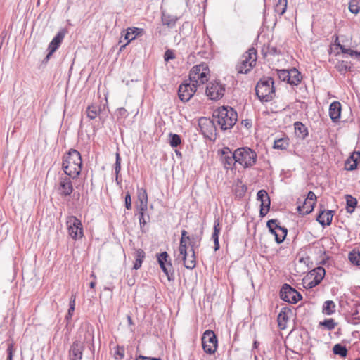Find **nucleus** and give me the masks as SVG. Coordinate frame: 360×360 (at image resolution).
<instances>
[{"label": "nucleus", "instance_id": "f257e3e1", "mask_svg": "<svg viewBox=\"0 0 360 360\" xmlns=\"http://www.w3.org/2000/svg\"><path fill=\"white\" fill-rule=\"evenodd\" d=\"M82 165V157L77 150H70L68 153L63 157L62 168L65 174L72 179L79 175Z\"/></svg>", "mask_w": 360, "mask_h": 360}, {"label": "nucleus", "instance_id": "f03ea898", "mask_svg": "<svg viewBox=\"0 0 360 360\" xmlns=\"http://www.w3.org/2000/svg\"><path fill=\"white\" fill-rule=\"evenodd\" d=\"M212 117L222 130H226L234 126L238 114L231 107L222 106L214 111Z\"/></svg>", "mask_w": 360, "mask_h": 360}, {"label": "nucleus", "instance_id": "7ed1b4c3", "mask_svg": "<svg viewBox=\"0 0 360 360\" xmlns=\"http://www.w3.org/2000/svg\"><path fill=\"white\" fill-rule=\"evenodd\" d=\"M256 94L262 102L271 101L275 96L274 79L271 77H263L257 84Z\"/></svg>", "mask_w": 360, "mask_h": 360}, {"label": "nucleus", "instance_id": "20e7f679", "mask_svg": "<svg viewBox=\"0 0 360 360\" xmlns=\"http://www.w3.org/2000/svg\"><path fill=\"white\" fill-rule=\"evenodd\" d=\"M257 51L254 48L249 49L241 57L240 61L236 65L238 73L247 74L255 65Z\"/></svg>", "mask_w": 360, "mask_h": 360}, {"label": "nucleus", "instance_id": "39448f33", "mask_svg": "<svg viewBox=\"0 0 360 360\" xmlns=\"http://www.w3.org/2000/svg\"><path fill=\"white\" fill-rule=\"evenodd\" d=\"M210 70L207 64L202 63L192 68L189 73V79L193 86H200L208 81Z\"/></svg>", "mask_w": 360, "mask_h": 360}, {"label": "nucleus", "instance_id": "423d86ee", "mask_svg": "<svg viewBox=\"0 0 360 360\" xmlns=\"http://www.w3.org/2000/svg\"><path fill=\"white\" fill-rule=\"evenodd\" d=\"M236 162L244 167H250L256 162V153L248 147L240 148L235 150Z\"/></svg>", "mask_w": 360, "mask_h": 360}, {"label": "nucleus", "instance_id": "0eeeda50", "mask_svg": "<svg viewBox=\"0 0 360 360\" xmlns=\"http://www.w3.org/2000/svg\"><path fill=\"white\" fill-rule=\"evenodd\" d=\"M66 224L68 234L73 240H77L84 236L82 224L75 216L68 217Z\"/></svg>", "mask_w": 360, "mask_h": 360}, {"label": "nucleus", "instance_id": "6e6552de", "mask_svg": "<svg viewBox=\"0 0 360 360\" xmlns=\"http://www.w3.org/2000/svg\"><path fill=\"white\" fill-rule=\"evenodd\" d=\"M203 350L209 354H214L217 348V338L215 333L210 330L205 331L202 336Z\"/></svg>", "mask_w": 360, "mask_h": 360}, {"label": "nucleus", "instance_id": "1a4fd4ad", "mask_svg": "<svg viewBox=\"0 0 360 360\" xmlns=\"http://www.w3.org/2000/svg\"><path fill=\"white\" fill-rule=\"evenodd\" d=\"M280 297L283 301L293 304L297 303L302 298L299 292L286 283L282 286L280 290Z\"/></svg>", "mask_w": 360, "mask_h": 360}, {"label": "nucleus", "instance_id": "9d476101", "mask_svg": "<svg viewBox=\"0 0 360 360\" xmlns=\"http://www.w3.org/2000/svg\"><path fill=\"white\" fill-rule=\"evenodd\" d=\"M215 120L207 117L199 119V127L202 134L207 138L212 139L216 136Z\"/></svg>", "mask_w": 360, "mask_h": 360}, {"label": "nucleus", "instance_id": "9b49d317", "mask_svg": "<svg viewBox=\"0 0 360 360\" xmlns=\"http://www.w3.org/2000/svg\"><path fill=\"white\" fill-rule=\"evenodd\" d=\"M326 271L324 268L319 266L310 271L304 278L306 288H312L318 285L324 278Z\"/></svg>", "mask_w": 360, "mask_h": 360}, {"label": "nucleus", "instance_id": "f8f14e48", "mask_svg": "<svg viewBox=\"0 0 360 360\" xmlns=\"http://www.w3.org/2000/svg\"><path fill=\"white\" fill-rule=\"evenodd\" d=\"M157 259L162 271L167 275L169 281L174 276V269L171 259L167 252H162L157 255Z\"/></svg>", "mask_w": 360, "mask_h": 360}, {"label": "nucleus", "instance_id": "ddd939ff", "mask_svg": "<svg viewBox=\"0 0 360 360\" xmlns=\"http://www.w3.org/2000/svg\"><path fill=\"white\" fill-rule=\"evenodd\" d=\"M218 154L220 155L221 162L226 169H231L237 162L236 158H235V151L232 152L228 147H224L218 151Z\"/></svg>", "mask_w": 360, "mask_h": 360}, {"label": "nucleus", "instance_id": "4468645a", "mask_svg": "<svg viewBox=\"0 0 360 360\" xmlns=\"http://www.w3.org/2000/svg\"><path fill=\"white\" fill-rule=\"evenodd\" d=\"M225 91L224 86L219 82H210L206 89L207 96L212 100L221 98Z\"/></svg>", "mask_w": 360, "mask_h": 360}, {"label": "nucleus", "instance_id": "2eb2a0df", "mask_svg": "<svg viewBox=\"0 0 360 360\" xmlns=\"http://www.w3.org/2000/svg\"><path fill=\"white\" fill-rule=\"evenodd\" d=\"M58 191L62 197L70 196L72 194L73 186L70 177L60 176L59 178Z\"/></svg>", "mask_w": 360, "mask_h": 360}, {"label": "nucleus", "instance_id": "dca6fc26", "mask_svg": "<svg viewBox=\"0 0 360 360\" xmlns=\"http://www.w3.org/2000/svg\"><path fill=\"white\" fill-rule=\"evenodd\" d=\"M198 86H191L190 84L184 83L181 84L179 86L178 95L180 100L183 102L188 101L193 96L196 91V87Z\"/></svg>", "mask_w": 360, "mask_h": 360}, {"label": "nucleus", "instance_id": "f3484780", "mask_svg": "<svg viewBox=\"0 0 360 360\" xmlns=\"http://www.w3.org/2000/svg\"><path fill=\"white\" fill-rule=\"evenodd\" d=\"M179 257L181 259V260L184 262V266L188 269H193L196 266V259H195V251H188L187 250V248L184 249L181 252H179Z\"/></svg>", "mask_w": 360, "mask_h": 360}, {"label": "nucleus", "instance_id": "a211bd4d", "mask_svg": "<svg viewBox=\"0 0 360 360\" xmlns=\"http://www.w3.org/2000/svg\"><path fill=\"white\" fill-rule=\"evenodd\" d=\"M84 349V344L81 341H74L69 350L70 360H82Z\"/></svg>", "mask_w": 360, "mask_h": 360}, {"label": "nucleus", "instance_id": "6ab92c4d", "mask_svg": "<svg viewBox=\"0 0 360 360\" xmlns=\"http://www.w3.org/2000/svg\"><path fill=\"white\" fill-rule=\"evenodd\" d=\"M65 34L66 31L65 30H62L53 37L48 46V50H51V53H53L59 48Z\"/></svg>", "mask_w": 360, "mask_h": 360}, {"label": "nucleus", "instance_id": "aec40b11", "mask_svg": "<svg viewBox=\"0 0 360 360\" xmlns=\"http://www.w3.org/2000/svg\"><path fill=\"white\" fill-rule=\"evenodd\" d=\"M289 314H292V310L290 308L285 307L281 309V311L278 315V325L281 330H283L286 328V324L289 319Z\"/></svg>", "mask_w": 360, "mask_h": 360}, {"label": "nucleus", "instance_id": "412c9836", "mask_svg": "<svg viewBox=\"0 0 360 360\" xmlns=\"http://www.w3.org/2000/svg\"><path fill=\"white\" fill-rule=\"evenodd\" d=\"M341 104L339 101H333L329 106V116L333 122L340 118Z\"/></svg>", "mask_w": 360, "mask_h": 360}, {"label": "nucleus", "instance_id": "4be33fe9", "mask_svg": "<svg viewBox=\"0 0 360 360\" xmlns=\"http://www.w3.org/2000/svg\"><path fill=\"white\" fill-rule=\"evenodd\" d=\"M334 211L328 210L326 213L325 211H321L317 216L316 220L322 226H329L331 224Z\"/></svg>", "mask_w": 360, "mask_h": 360}, {"label": "nucleus", "instance_id": "5701e85b", "mask_svg": "<svg viewBox=\"0 0 360 360\" xmlns=\"http://www.w3.org/2000/svg\"><path fill=\"white\" fill-rule=\"evenodd\" d=\"M162 22L169 28H172L175 26L178 17L176 15H170L165 11L162 12Z\"/></svg>", "mask_w": 360, "mask_h": 360}, {"label": "nucleus", "instance_id": "b1692460", "mask_svg": "<svg viewBox=\"0 0 360 360\" xmlns=\"http://www.w3.org/2000/svg\"><path fill=\"white\" fill-rule=\"evenodd\" d=\"M138 199L140 202L139 210L146 211L148 209V194L146 189H138Z\"/></svg>", "mask_w": 360, "mask_h": 360}, {"label": "nucleus", "instance_id": "393cba45", "mask_svg": "<svg viewBox=\"0 0 360 360\" xmlns=\"http://www.w3.org/2000/svg\"><path fill=\"white\" fill-rule=\"evenodd\" d=\"M220 224L219 219L214 221V231L212 235V238L214 240V249L215 251L219 249V235L220 233Z\"/></svg>", "mask_w": 360, "mask_h": 360}, {"label": "nucleus", "instance_id": "a878e982", "mask_svg": "<svg viewBox=\"0 0 360 360\" xmlns=\"http://www.w3.org/2000/svg\"><path fill=\"white\" fill-rule=\"evenodd\" d=\"M301 74L296 68L289 70L288 84L297 86L301 82Z\"/></svg>", "mask_w": 360, "mask_h": 360}, {"label": "nucleus", "instance_id": "bb28decb", "mask_svg": "<svg viewBox=\"0 0 360 360\" xmlns=\"http://www.w3.org/2000/svg\"><path fill=\"white\" fill-rule=\"evenodd\" d=\"M315 204V202L305 199L303 205L297 207V210L302 214H308L313 211Z\"/></svg>", "mask_w": 360, "mask_h": 360}, {"label": "nucleus", "instance_id": "cd10ccee", "mask_svg": "<svg viewBox=\"0 0 360 360\" xmlns=\"http://www.w3.org/2000/svg\"><path fill=\"white\" fill-rule=\"evenodd\" d=\"M294 127L295 133L299 138L303 139L308 135L307 128L302 122H295Z\"/></svg>", "mask_w": 360, "mask_h": 360}, {"label": "nucleus", "instance_id": "c85d7f7f", "mask_svg": "<svg viewBox=\"0 0 360 360\" xmlns=\"http://www.w3.org/2000/svg\"><path fill=\"white\" fill-rule=\"evenodd\" d=\"M346 199V210L347 213L352 214L354 212L356 205L357 200L351 195H345Z\"/></svg>", "mask_w": 360, "mask_h": 360}, {"label": "nucleus", "instance_id": "c756f323", "mask_svg": "<svg viewBox=\"0 0 360 360\" xmlns=\"http://www.w3.org/2000/svg\"><path fill=\"white\" fill-rule=\"evenodd\" d=\"M145 258V252L142 249H138L135 252V262L134 263V269H139L141 268L143 259Z\"/></svg>", "mask_w": 360, "mask_h": 360}, {"label": "nucleus", "instance_id": "7c9ffc66", "mask_svg": "<svg viewBox=\"0 0 360 360\" xmlns=\"http://www.w3.org/2000/svg\"><path fill=\"white\" fill-rule=\"evenodd\" d=\"M336 305L332 300H327L323 303L322 312L326 315H331L335 311Z\"/></svg>", "mask_w": 360, "mask_h": 360}, {"label": "nucleus", "instance_id": "2f4dec72", "mask_svg": "<svg viewBox=\"0 0 360 360\" xmlns=\"http://www.w3.org/2000/svg\"><path fill=\"white\" fill-rule=\"evenodd\" d=\"M335 68L336 70L340 73V74H345L348 71H351V65L350 63L347 61H338L336 64Z\"/></svg>", "mask_w": 360, "mask_h": 360}, {"label": "nucleus", "instance_id": "473e14b6", "mask_svg": "<svg viewBox=\"0 0 360 360\" xmlns=\"http://www.w3.org/2000/svg\"><path fill=\"white\" fill-rule=\"evenodd\" d=\"M270 204H271V200H270L269 196H268L265 199L262 200V201L261 202V205H260V211H259L260 217H263L268 213V212L269 211V208H270Z\"/></svg>", "mask_w": 360, "mask_h": 360}, {"label": "nucleus", "instance_id": "72a5a7b5", "mask_svg": "<svg viewBox=\"0 0 360 360\" xmlns=\"http://www.w3.org/2000/svg\"><path fill=\"white\" fill-rule=\"evenodd\" d=\"M288 5V0H278L274 7V11L279 15L285 13Z\"/></svg>", "mask_w": 360, "mask_h": 360}, {"label": "nucleus", "instance_id": "f704fd0d", "mask_svg": "<svg viewBox=\"0 0 360 360\" xmlns=\"http://www.w3.org/2000/svg\"><path fill=\"white\" fill-rule=\"evenodd\" d=\"M288 233V229L285 227H278V232L275 234V240L278 244L283 242L286 238Z\"/></svg>", "mask_w": 360, "mask_h": 360}, {"label": "nucleus", "instance_id": "c9c22d12", "mask_svg": "<svg viewBox=\"0 0 360 360\" xmlns=\"http://www.w3.org/2000/svg\"><path fill=\"white\" fill-rule=\"evenodd\" d=\"M333 352L335 355H339L341 357H346L347 355V349L345 345L341 344H336L333 348Z\"/></svg>", "mask_w": 360, "mask_h": 360}, {"label": "nucleus", "instance_id": "e433bc0d", "mask_svg": "<svg viewBox=\"0 0 360 360\" xmlns=\"http://www.w3.org/2000/svg\"><path fill=\"white\" fill-rule=\"evenodd\" d=\"M187 231L185 230L181 231V237L180 239V244H179V252H181L185 248H187V240H191V237L189 236H187Z\"/></svg>", "mask_w": 360, "mask_h": 360}, {"label": "nucleus", "instance_id": "4c0bfd02", "mask_svg": "<svg viewBox=\"0 0 360 360\" xmlns=\"http://www.w3.org/2000/svg\"><path fill=\"white\" fill-rule=\"evenodd\" d=\"M99 112H100V108H99V107H98L96 105H90L86 109L87 117L90 120L95 119L97 117V115L99 114Z\"/></svg>", "mask_w": 360, "mask_h": 360}, {"label": "nucleus", "instance_id": "58836bf2", "mask_svg": "<svg viewBox=\"0 0 360 360\" xmlns=\"http://www.w3.org/2000/svg\"><path fill=\"white\" fill-rule=\"evenodd\" d=\"M289 146L288 139H279L274 141V148L285 150Z\"/></svg>", "mask_w": 360, "mask_h": 360}, {"label": "nucleus", "instance_id": "ea45409f", "mask_svg": "<svg viewBox=\"0 0 360 360\" xmlns=\"http://www.w3.org/2000/svg\"><path fill=\"white\" fill-rule=\"evenodd\" d=\"M267 227L270 231L271 233H272L274 236L278 232L279 226L278 220L277 219H271L267 221Z\"/></svg>", "mask_w": 360, "mask_h": 360}, {"label": "nucleus", "instance_id": "a19ab883", "mask_svg": "<svg viewBox=\"0 0 360 360\" xmlns=\"http://www.w3.org/2000/svg\"><path fill=\"white\" fill-rule=\"evenodd\" d=\"M319 325L325 327L328 330H331L337 326V323H335L333 319H325L323 321H321Z\"/></svg>", "mask_w": 360, "mask_h": 360}, {"label": "nucleus", "instance_id": "79ce46f5", "mask_svg": "<svg viewBox=\"0 0 360 360\" xmlns=\"http://www.w3.org/2000/svg\"><path fill=\"white\" fill-rule=\"evenodd\" d=\"M181 143V139L179 135L176 134H169V144L172 147H177Z\"/></svg>", "mask_w": 360, "mask_h": 360}, {"label": "nucleus", "instance_id": "37998d69", "mask_svg": "<svg viewBox=\"0 0 360 360\" xmlns=\"http://www.w3.org/2000/svg\"><path fill=\"white\" fill-rule=\"evenodd\" d=\"M349 259L352 264L360 266V252L353 251L350 252L349 254Z\"/></svg>", "mask_w": 360, "mask_h": 360}, {"label": "nucleus", "instance_id": "c03bdc74", "mask_svg": "<svg viewBox=\"0 0 360 360\" xmlns=\"http://www.w3.org/2000/svg\"><path fill=\"white\" fill-rule=\"evenodd\" d=\"M278 77L283 82L288 83L289 79V70H276Z\"/></svg>", "mask_w": 360, "mask_h": 360}, {"label": "nucleus", "instance_id": "a18cd8bd", "mask_svg": "<svg viewBox=\"0 0 360 360\" xmlns=\"http://www.w3.org/2000/svg\"><path fill=\"white\" fill-rule=\"evenodd\" d=\"M338 46L340 47L341 52L342 53H347L350 55L352 57H358V55H360V52L356 51H354L351 49L345 48L344 46L338 44Z\"/></svg>", "mask_w": 360, "mask_h": 360}, {"label": "nucleus", "instance_id": "49530a36", "mask_svg": "<svg viewBox=\"0 0 360 360\" xmlns=\"http://www.w3.org/2000/svg\"><path fill=\"white\" fill-rule=\"evenodd\" d=\"M121 170V158L119 153L115 154V173L116 175V179L118 178V175Z\"/></svg>", "mask_w": 360, "mask_h": 360}, {"label": "nucleus", "instance_id": "de8ad7c7", "mask_svg": "<svg viewBox=\"0 0 360 360\" xmlns=\"http://www.w3.org/2000/svg\"><path fill=\"white\" fill-rule=\"evenodd\" d=\"M16 349L14 347V343L12 342H8V347L6 349L7 352V360H13V354L15 352Z\"/></svg>", "mask_w": 360, "mask_h": 360}, {"label": "nucleus", "instance_id": "09e8293b", "mask_svg": "<svg viewBox=\"0 0 360 360\" xmlns=\"http://www.w3.org/2000/svg\"><path fill=\"white\" fill-rule=\"evenodd\" d=\"M356 160H347L345 162V169L349 171L354 170L357 167Z\"/></svg>", "mask_w": 360, "mask_h": 360}, {"label": "nucleus", "instance_id": "8fccbe9b", "mask_svg": "<svg viewBox=\"0 0 360 360\" xmlns=\"http://www.w3.org/2000/svg\"><path fill=\"white\" fill-rule=\"evenodd\" d=\"M349 10L352 13L357 14L359 12L360 7L354 2H350L349 5Z\"/></svg>", "mask_w": 360, "mask_h": 360}, {"label": "nucleus", "instance_id": "3c124183", "mask_svg": "<svg viewBox=\"0 0 360 360\" xmlns=\"http://www.w3.org/2000/svg\"><path fill=\"white\" fill-rule=\"evenodd\" d=\"M145 212L146 211H142L141 210H139V220L141 228L144 226L146 224V220L145 216H144Z\"/></svg>", "mask_w": 360, "mask_h": 360}, {"label": "nucleus", "instance_id": "603ef678", "mask_svg": "<svg viewBox=\"0 0 360 360\" xmlns=\"http://www.w3.org/2000/svg\"><path fill=\"white\" fill-rule=\"evenodd\" d=\"M174 58H175L174 53L173 51H172L171 49H167L165 52L164 59L166 62H168L169 60H172Z\"/></svg>", "mask_w": 360, "mask_h": 360}, {"label": "nucleus", "instance_id": "864d4df0", "mask_svg": "<svg viewBox=\"0 0 360 360\" xmlns=\"http://www.w3.org/2000/svg\"><path fill=\"white\" fill-rule=\"evenodd\" d=\"M129 30L131 31V35H134L133 37L140 36L142 35L143 33V30L141 28L138 27H129Z\"/></svg>", "mask_w": 360, "mask_h": 360}, {"label": "nucleus", "instance_id": "5fc2aeb1", "mask_svg": "<svg viewBox=\"0 0 360 360\" xmlns=\"http://www.w3.org/2000/svg\"><path fill=\"white\" fill-rule=\"evenodd\" d=\"M269 196L267 192L265 190H260L257 194V198L259 201L262 202V200L265 199Z\"/></svg>", "mask_w": 360, "mask_h": 360}, {"label": "nucleus", "instance_id": "6e6d98bb", "mask_svg": "<svg viewBox=\"0 0 360 360\" xmlns=\"http://www.w3.org/2000/svg\"><path fill=\"white\" fill-rule=\"evenodd\" d=\"M125 207L128 210L131 208V198L129 193H127L125 195Z\"/></svg>", "mask_w": 360, "mask_h": 360}, {"label": "nucleus", "instance_id": "4d7b16f0", "mask_svg": "<svg viewBox=\"0 0 360 360\" xmlns=\"http://www.w3.org/2000/svg\"><path fill=\"white\" fill-rule=\"evenodd\" d=\"M75 297L72 295L70 300V307L68 309L69 314H71V313H73V311H75Z\"/></svg>", "mask_w": 360, "mask_h": 360}, {"label": "nucleus", "instance_id": "13d9d810", "mask_svg": "<svg viewBox=\"0 0 360 360\" xmlns=\"http://www.w3.org/2000/svg\"><path fill=\"white\" fill-rule=\"evenodd\" d=\"M124 39L128 41L127 44L135 39V37H133L131 35V31L129 30V28H127V30H126V34H125V36H124Z\"/></svg>", "mask_w": 360, "mask_h": 360}, {"label": "nucleus", "instance_id": "bf43d9fd", "mask_svg": "<svg viewBox=\"0 0 360 360\" xmlns=\"http://www.w3.org/2000/svg\"><path fill=\"white\" fill-rule=\"evenodd\" d=\"M349 160L352 161L356 160V162L358 163V160H360V152H354L350 156Z\"/></svg>", "mask_w": 360, "mask_h": 360}, {"label": "nucleus", "instance_id": "052dcab7", "mask_svg": "<svg viewBox=\"0 0 360 360\" xmlns=\"http://www.w3.org/2000/svg\"><path fill=\"white\" fill-rule=\"evenodd\" d=\"M306 200H310V201H314L316 202V195L314 194V192L312 191H309L307 194V197L306 198Z\"/></svg>", "mask_w": 360, "mask_h": 360}, {"label": "nucleus", "instance_id": "680f3d73", "mask_svg": "<svg viewBox=\"0 0 360 360\" xmlns=\"http://www.w3.org/2000/svg\"><path fill=\"white\" fill-rule=\"evenodd\" d=\"M188 243V245L190 246L191 249L190 251H195L194 250V246L195 245V241L194 237H191L190 240H187V244Z\"/></svg>", "mask_w": 360, "mask_h": 360}, {"label": "nucleus", "instance_id": "e2e57ef3", "mask_svg": "<svg viewBox=\"0 0 360 360\" xmlns=\"http://www.w3.org/2000/svg\"><path fill=\"white\" fill-rule=\"evenodd\" d=\"M118 115L121 117L126 116L127 110L124 108L121 107L117 109Z\"/></svg>", "mask_w": 360, "mask_h": 360}, {"label": "nucleus", "instance_id": "0e129e2a", "mask_svg": "<svg viewBox=\"0 0 360 360\" xmlns=\"http://www.w3.org/2000/svg\"><path fill=\"white\" fill-rule=\"evenodd\" d=\"M139 359H141V360H161L160 358L148 357V356H145L143 355H139Z\"/></svg>", "mask_w": 360, "mask_h": 360}, {"label": "nucleus", "instance_id": "69168bd1", "mask_svg": "<svg viewBox=\"0 0 360 360\" xmlns=\"http://www.w3.org/2000/svg\"><path fill=\"white\" fill-rule=\"evenodd\" d=\"M48 51H49V53H47L46 56L45 57V58L44 60V61L46 63L50 59L51 56L53 54V53H51V50H48Z\"/></svg>", "mask_w": 360, "mask_h": 360}, {"label": "nucleus", "instance_id": "338daca9", "mask_svg": "<svg viewBox=\"0 0 360 360\" xmlns=\"http://www.w3.org/2000/svg\"><path fill=\"white\" fill-rule=\"evenodd\" d=\"M89 285H90L91 288H94L95 287V285H96V282L95 281L91 282Z\"/></svg>", "mask_w": 360, "mask_h": 360}, {"label": "nucleus", "instance_id": "774afa93", "mask_svg": "<svg viewBox=\"0 0 360 360\" xmlns=\"http://www.w3.org/2000/svg\"><path fill=\"white\" fill-rule=\"evenodd\" d=\"M72 316V313H71V314H69V311H68V314L66 315V319H71Z\"/></svg>", "mask_w": 360, "mask_h": 360}]
</instances>
